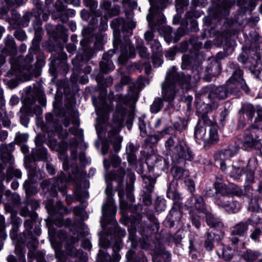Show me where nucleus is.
Masks as SVG:
<instances>
[{
	"mask_svg": "<svg viewBox=\"0 0 262 262\" xmlns=\"http://www.w3.org/2000/svg\"><path fill=\"white\" fill-rule=\"evenodd\" d=\"M109 149V145L108 143L103 142L102 145L101 152L103 155H105Z\"/></svg>",
	"mask_w": 262,
	"mask_h": 262,
	"instance_id": "a18cd8bd",
	"label": "nucleus"
},
{
	"mask_svg": "<svg viewBox=\"0 0 262 262\" xmlns=\"http://www.w3.org/2000/svg\"><path fill=\"white\" fill-rule=\"evenodd\" d=\"M137 48L138 50L139 54L141 57L147 58L149 56L147 49L144 47L142 43L138 45Z\"/></svg>",
	"mask_w": 262,
	"mask_h": 262,
	"instance_id": "bb28decb",
	"label": "nucleus"
},
{
	"mask_svg": "<svg viewBox=\"0 0 262 262\" xmlns=\"http://www.w3.org/2000/svg\"><path fill=\"white\" fill-rule=\"evenodd\" d=\"M74 212L76 215H80L84 211L80 207H77L74 208Z\"/></svg>",
	"mask_w": 262,
	"mask_h": 262,
	"instance_id": "13d9d810",
	"label": "nucleus"
},
{
	"mask_svg": "<svg viewBox=\"0 0 262 262\" xmlns=\"http://www.w3.org/2000/svg\"><path fill=\"white\" fill-rule=\"evenodd\" d=\"M162 63V61L159 57L154 58L153 59V64L155 67H159Z\"/></svg>",
	"mask_w": 262,
	"mask_h": 262,
	"instance_id": "3c124183",
	"label": "nucleus"
},
{
	"mask_svg": "<svg viewBox=\"0 0 262 262\" xmlns=\"http://www.w3.org/2000/svg\"><path fill=\"white\" fill-rule=\"evenodd\" d=\"M188 204L191 208L203 212L204 210V202L203 198L200 195H193L188 202Z\"/></svg>",
	"mask_w": 262,
	"mask_h": 262,
	"instance_id": "9d476101",
	"label": "nucleus"
},
{
	"mask_svg": "<svg viewBox=\"0 0 262 262\" xmlns=\"http://www.w3.org/2000/svg\"><path fill=\"white\" fill-rule=\"evenodd\" d=\"M260 219L258 213L256 212H254L249 219V223L252 225L257 224L260 222Z\"/></svg>",
	"mask_w": 262,
	"mask_h": 262,
	"instance_id": "7c9ffc66",
	"label": "nucleus"
},
{
	"mask_svg": "<svg viewBox=\"0 0 262 262\" xmlns=\"http://www.w3.org/2000/svg\"><path fill=\"white\" fill-rule=\"evenodd\" d=\"M212 238L213 237L211 233H208L207 235V239H206L205 242V247L208 251L212 250L213 248V245L212 242Z\"/></svg>",
	"mask_w": 262,
	"mask_h": 262,
	"instance_id": "cd10ccee",
	"label": "nucleus"
},
{
	"mask_svg": "<svg viewBox=\"0 0 262 262\" xmlns=\"http://www.w3.org/2000/svg\"><path fill=\"white\" fill-rule=\"evenodd\" d=\"M116 99L118 101L117 114L113 117V129L109 132V141L113 144L114 150L118 151L121 148V143L122 141V138L118 135V133L122 126L124 115L126 113V110L121 108V105L122 104H127L130 101H133V97L129 95L123 96L122 95H117Z\"/></svg>",
	"mask_w": 262,
	"mask_h": 262,
	"instance_id": "f257e3e1",
	"label": "nucleus"
},
{
	"mask_svg": "<svg viewBox=\"0 0 262 262\" xmlns=\"http://www.w3.org/2000/svg\"><path fill=\"white\" fill-rule=\"evenodd\" d=\"M226 2L224 3L223 4V8L222 9V12H221V14H223V15H227L228 14V9L226 6Z\"/></svg>",
	"mask_w": 262,
	"mask_h": 262,
	"instance_id": "4d7b16f0",
	"label": "nucleus"
},
{
	"mask_svg": "<svg viewBox=\"0 0 262 262\" xmlns=\"http://www.w3.org/2000/svg\"><path fill=\"white\" fill-rule=\"evenodd\" d=\"M246 179L248 181L251 183L254 179V173L252 171L249 172L247 173Z\"/></svg>",
	"mask_w": 262,
	"mask_h": 262,
	"instance_id": "de8ad7c7",
	"label": "nucleus"
},
{
	"mask_svg": "<svg viewBox=\"0 0 262 262\" xmlns=\"http://www.w3.org/2000/svg\"><path fill=\"white\" fill-rule=\"evenodd\" d=\"M190 81L189 76L179 75L175 67L171 68L167 72L165 80L162 83V95L164 100L171 102L177 93L176 83L183 86L184 84H189Z\"/></svg>",
	"mask_w": 262,
	"mask_h": 262,
	"instance_id": "f03ea898",
	"label": "nucleus"
},
{
	"mask_svg": "<svg viewBox=\"0 0 262 262\" xmlns=\"http://www.w3.org/2000/svg\"><path fill=\"white\" fill-rule=\"evenodd\" d=\"M248 230V225L245 223L237 224L232 229L231 233L232 235L244 236Z\"/></svg>",
	"mask_w": 262,
	"mask_h": 262,
	"instance_id": "4468645a",
	"label": "nucleus"
},
{
	"mask_svg": "<svg viewBox=\"0 0 262 262\" xmlns=\"http://www.w3.org/2000/svg\"><path fill=\"white\" fill-rule=\"evenodd\" d=\"M111 3L108 1L104 2L101 5V7L102 9L107 10H108L110 7H111Z\"/></svg>",
	"mask_w": 262,
	"mask_h": 262,
	"instance_id": "8fccbe9b",
	"label": "nucleus"
},
{
	"mask_svg": "<svg viewBox=\"0 0 262 262\" xmlns=\"http://www.w3.org/2000/svg\"><path fill=\"white\" fill-rule=\"evenodd\" d=\"M105 194L107 196L106 201L102 208V217L104 222L107 216L112 218L116 214V207L114 204V200L113 198V186L108 183L106 187Z\"/></svg>",
	"mask_w": 262,
	"mask_h": 262,
	"instance_id": "7ed1b4c3",
	"label": "nucleus"
},
{
	"mask_svg": "<svg viewBox=\"0 0 262 262\" xmlns=\"http://www.w3.org/2000/svg\"><path fill=\"white\" fill-rule=\"evenodd\" d=\"M151 48L155 54H158L161 51V45L159 41L154 39L150 43Z\"/></svg>",
	"mask_w": 262,
	"mask_h": 262,
	"instance_id": "c85d7f7f",
	"label": "nucleus"
},
{
	"mask_svg": "<svg viewBox=\"0 0 262 262\" xmlns=\"http://www.w3.org/2000/svg\"><path fill=\"white\" fill-rule=\"evenodd\" d=\"M144 38L148 42L152 41L154 38V33L152 31H146L144 34Z\"/></svg>",
	"mask_w": 262,
	"mask_h": 262,
	"instance_id": "ea45409f",
	"label": "nucleus"
},
{
	"mask_svg": "<svg viewBox=\"0 0 262 262\" xmlns=\"http://www.w3.org/2000/svg\"><path fill=\"white\" fill-rule=\"evenodd\" d=\"M58 183V181H57ZM56 181L53 179L46 180L43 181L41 184V187L44 190H51L53 191V196H56L57 192L56 191Z\"/></svg>",
	"mask_w": 262,
	"mask_h": 262,
	"instance_id": "ddd939ff",
	"label": "nucleus"
},
{
	"mask_svg": "<svg viewBox=\"0 0 262 262\" xmlns=\"http://www.w3.org/2000/svg\"><path fill=\"white\" fill-rule=\"evenodd\" d=\"M247 59V57L243 54H240L239 56L238 57V61L242 63H245Z\"/></svg>",
	"mask_w": 262,
	"mask_h": 262,
	"instance_id": "680f3d73",
	"label": "nucleus"
},
{
	"mask_svg": "<svg viewBox=\"0 0 262 262\" xmlns=\"http://www.w3.org/2000/svg\"><path fill=\"white\" fill-rule=\"evenodd\" d=\"M239 151V148L236 145H230L228 148L225 149L220 152L216 156V158L219 162L224 161L229 159L231 157L235 156Z\"/></svg>",
	"mask_w": 262,
	"mask_h": 262,
	"instance_id": "6e6552de",
	"label": "nucleus"
},
{
	"mask_svg": "<svg viewBox=\"0 0 262 262\" xmlns=\"http://www.w3.org/2000/svg\"><path fill=\"white\" fill-rule=\"evenodd\" d=\"M185 184L190 191L192 192L194 191L195 187L194 183L193 181L190 179L186 180H185Z\"/></svg>",
	"mask_w": 262,
	"mask_h": 262,
	"instance_id": "c9c22d12",
	"label": "nucleus"
},
{
	"mask_svg": "<svg viewBox=\"0 0 262 262\" xmlns=\"http://www.w3.org/2000/svg\"><path fill=\"white\" fill-rule=\"evenodd\" d=\"M219 164L222 170L225 171L227 175L235 179L239 178L243 171V168L233 165L226 167L224 161H220Z\"/></svg>",
	"mask_w": 262,
	"mask_h": 262,
	"instance_id": "1a4fd4ad",
	"label": "nucleus"
},
{
	"mask_svg": "<svg viewBox=\"0 0 262 262\" xmlns=\"http://www.w3.org/2000/svg\"><path fill=\"white\" fill-rule=\"evenodd\" d=\"M121 55L119 59L123 58H133L135 56V52L134 48L131 46L129 40L126 41V46L122 47L121 49Z\"/></svg>",
	"mask_w": 262,
	"mask_h": 262,
	"instance_id": "9b49d317",
	"label": "nucleus"
},
{
	"mask_svg": "<svg viewBox=\"0 0 262 262\" xmlns=\"http://www.w3.org/2000/svg\"><path fill=\"white\" fill-rule=\"evenodd\" d=\"M68 164L69 162L68 159L67 158L64 159L62 162V166L64 170H68L69 169Z\"/></svg>",
	"mask_w": 262,
	"mask_h": 262,
	"instance_id": "338daca9",
	"label": "nucleus"
},
{
	"mask_svg": "<svg viewBox=\"0 0 262 262\" xmlns=\"http://www.w3.org/2000/svg\"><path fill=\"white\" fill-rule=\"evenodd\" d=\"M192 224L196 228H199L200 226V222L198 217H193L192 219Z\"/></svg>",
	"mask_w": 262,
	"mask_h": 262,
	"instance_id": "603ef678",
	"label": "nucleus"
},
{
	"mask_svg": "<svg viewBox=\"0 0 262 262\" xmlns=\"http://www.w3.org/2000/svg\"><path fill=\"white\" fill-rule=\"evenodd\" d=\"M97 115L100 117H104L110 111V106L105 104H102L101 106L96 104L94 102Z\"/></svg>",
	"mask_w": 262,
	"mask_h": 262,
	"instance_id": "a211bd4d",
	"label": "nucleus"
},
{
	"mask_svg": "<svg viewBox=\"0 0 262 262\" xmlns=\"http://www.w3.org/2000/svg\"><path fill=\"white\" fill-rule=\"evenodd\" d=\"M174 144V141L172 138H169L165 143V146L170 148Z\"/></svg>",
	"mask_w": 262,
	"mask_h": 262,
	"instance_id": "e2e57ef3",
	"label": "nucleus"
},
{
	"mask_svg": "<svg viewBox=\"0 0 262 262\" xmlns=\"http://www.w3.org/2000/svg\"><path fill=\"white\" fill-rule=\"evenodd\" d=\"M101 70L105 73L109 72L114 69V65L112 61H102L100 63Z\"/></svg>",
	"mask_w": 262,
	"mask_h": 262,
	"instance_id": "4be33fe9",
	"label": "nucleus"
},
{
	"mask_svg": "<svg viewBox=\"0 0 262 262\" xmlns=\"http://www.w3.org/2000/svg\"><path fill=\"white\" fill-rule=\"evenodd\" d=\"M243 73L240 70H237L235 71L232 76L230 78L227 82V85L229 88H232V85H230L232 83L242 82L243 79L242 77Z\"/></svg>",
	"mask_w": 262,
	"mask_h": 262,
	"instance_id": "2eb2a0df",
	"label": "nucleus"
},
{
	"mask_svg": "<svg viewBox=\"0 0 262 262\" xmlns=\"http://www.w3.org/2000/svg\"><path fill=\"white\" fill-rule=\"evenodd\" d=\"M111 163L114 167H117L120 163V159L117 155H113L111 158Z\"/></svg>",
	"mask_w": 262,
	"mask_h": 262,
	"instance_id": "f704fd0d",
	"label": "nucleus"
},
{
	"mask_svg": "<svg viewBox=\"0 0 262 262\" xmlns=\"http://www.w3.org/2000/svg\"><path fill=\"white\" fill-rule=\"evenodd\" d=\"M259 205L256 199H252L250 203L249 209L252 211H256L258 210Z\"/></svg>",
	"mask_w": 262,
	"mask_h": 262,
	"instance_id": "72a5a7b5",
	"label": "nucleus"
},
{
	"mask_svg": "<svg viewBox=\"0 0 262 262\" xmlns=\"http://www.w3.org/2000/svg\"><path fill=\"white\" fill-rule=\"evenodd\" d=\"M136 150V148L133 144L129 143L127 145L126 147V152L127 155L135 153Z\"/></svg>",
	"mask_w": 262,
	"mask_h": 262,
	"instance_id": "58836bf2",
	"label": "nucleus"
},
{
	"mask_svg": "<svg viewBox=\"0 0 262 262\" xmlns=\"http://www.w3.org/2000/svg\"><path fill=\"white\" fill-rule=\"evenodd\" d=\"M5 220L3 216L0 215V230L2 231L4 227Z\"/></svg>",
	"mask_w": 262,
	"mask_h": 262,
	"instance_id": "69168bd1",
	"label": "nucleus"
},
{
	"mask_svg": "<svg viewBox=\"0 0 262 262\" xmlns=\"http://www.w3.org/2000/svg\"><path fill=\"white\" fill-rule=\"evenodd\" d=\"M125 174V171L121 167L118 172L117 176L114 175L113 173H106L105 174V178L106 181L110 180H114L117 181L118 186L117 187V190L118 192V195L120 199V208L122 209H125L127 208V204L123 200V178Z\"/></svg>",
	"mask_w": 262,
	"mask_h": 262,
	"instance_id": "20e7f679",
	"label": "nucleus"
},
{
	"mask_svg": "<svg viewBox=\"0 0 262 262\" xmlns=\"http://www.w3.org/2000/svg\"><path fill=\"white\" fill-rule=\"evenodd\" d=\"M262 233V231H261L259 229H256L250 235L251 238L254 240L256 241Z\"/></svg>",
	"mask_w": 262,
	"mask_h": 262,
	"instance_id": "4c0bfd02",
	"label": "nucleus"
},
{
	"mask_svg": "<svg viewBox=\"0 0 262 262\" xmlns=\"http://www.w3.org/2000/svg\"><path fill=\"white\" fill-rule=\"evenodd\" d=\"M217 204L224 208L227 211L236 212L241 208L240 204L237 202L234 201L233 197L230 195H221Z\"/></svg>",
	"mask_w": 262,
	"mask_h": 262,
	"instance_id": "423d86ee",
	"label": "nucleus"
},
{
	"mask_svg": "<svg viewBox=\"0 0 262 262\" xmlns=\"http://www.w3.org/2000/svg\"><path fill=\"white\" fill-rule=\"evenodd\" d=\"M223 258L226 260H230L233 256V251L229 247H225L223 249Z\"/></svg>",
	"mask_w": 262,
	"mask_h": 262,
	"instance_id": "a878e982",
	"label": "nucleus"
},
{
	"mask_svg": "<svg viewBox=\"0 0 262 262\" xmlns=\"http://www.w3.org/2000/svg\"><path fill=\"white\" fill-rule=\"evenodd\" d=\"M28 135L27 134H18L16 136V141L18 142H25L27 140Z\"/></svg>",
	"mask_w": 262,
	"mask_h": 262,
	"instance_id": "a19ab883",
	"label": "nucleus"
},
{
	"mask_svg": "<svg viewBox=\"0 0 262 262\" xmlns=\"http://www.w3.org/2000/svg\"><path fill=\"white\" fill-rule=\"evenodd\" d=\"M20 121L21 124L27 127L28 123V119L26 116L20 117Z\"/></svg>",
	"mask_w": 262,
	"mask_h": 262,
	"instance_id": "6e6d98bb",
	"label": "nucleus"
},
{
	"mask_svg": "<svg viewBox=\"0 0 262 262\" xmlns=\"http://www.w3.org/2000/svg\"><path fill=\"white\" fill-rule=\"evenodd\" d=\"M177 148L181 149L180 151L178 153L180 157L188 161H191L192 160V154L187 148L183 147L182 145H180L179 147L177 146Z\"/></svg>",
	"mask_w": 262,
	"mask_h": 262,
	"instance_id": "412c9836",
	"label": "nucleus"
},
{
	"mask_svg": "<svg viewBox=\"0 0 262 262\" xmlns=\"http://www.w3.org/2000/svg\"><path fill=\"white\" fill-rule=\"evenodd\" d=\"M175 53V50L174 49H170L166 52L165 56L169 59L172 60Z\"/></svg>",
	"mask_w": 262,
	"mask_h": 262,
	"instance_id": "79ce46f5",
	"label": "nucleus"
},
{
	"mask_svg": "<svg viewBox=\"0 0 262 262\" xmlns=\"http://www.w3.org/2000/svg\"><path fill=\"white\" fill-rule=\"evenodd\" d=\"M70 131L74 135L76 136L79 140H82V130L78 128L77 127L71 128Z\"/></svg>",
	"mask_w": 262,
	"mask_h": 262,
	"instance_id": "2f4dec72",
	"label": "nucleus"
},
{
	"mask_svg": "<svg viewBox=\"0 0 262 262\" xmlns=\"http://www.w3.org/2000/svg\"><path fill=\"white\" fill-rule=\"evenodd\" d=\"M207 130L209 132V137L206 138L208 142L214 143L219 140L217 127L215 125H208Z\"/></svg>",
	"mask_w": 262,
	"mask_h": 262,
	"instance_id": "f8f14e48",
	"label": "nucleus"
},
{
	"mask_svg": "<svg viewBox=\"0 0 262 262\" xmlns=\"http://www.w3.org/2000/svg\"><path fill=\"white\" fill-rule=\"evenodd\" d=\"M163 106L162 100L159 98H156L150 106V111L152 113L159 112Z\"/></svg>",
	"mask_w": 262,
	"mask_h": 262,
	"instance_id": "aec40b11",
	"label": "nucleus"
},
{
	"mask_svg": "<svg viewBox=\"0 0 262 262\" xmlns=\"http://www.w3.org/2000/svg\"><path fill=\"white\" fill-rule=\"evenodd\" d=\"M207 129V126L197 125L195 128L194 136L198 139H203L206 140L205 134Z\"/></svg>",
	"mask_w": 262,
	"mask_h": 262,
	"instance_id": "f3484780",
	"label": "nucleus"
},
{
	"mask_svg": "<svg viewBox=\"0 0 262 262\" xmlns=\"http://www.w3.org/2000/svg\"><path fill=\"white\" fill-rule=\"evenodd\" d=\"M113 53L112 51H110L107 53L104 54L103 56V61H108L112 57Z\"/></svg>",
	"mask_w": 262,
	"mask_h": 262,
	"instance_id": "09e8293b",
	"label": "nucleus"
},
{
	"mask_svg": "<svg viewBox=\"0 0 262 262\" xmlns=\"http://www.w3.org/2000/svg\"><path fill=\"white\" fill-rule=\"evenodd\" d=\"M103 166L106 170H107L110 168V163L108 160L104 159L103 160Z\"/></svg>",
	"mask_w": 262,
	"mask_h": 262,
	"instance_id": "0e129e2a",
	"label": "nucleus"
},
{
	"mask_svg": "<svg viewBox=\"0 0 262 262\" xmlns=\"http://www.w3.org/2000/svg\"><path fill=\"white\" fill-rule=\"evenodd\" d=\"M216 97L219 99H224L227 97V92L224 86L217 88L215 90Z\"/></svg>",
	"mask_w": 262,
	"mask_h": 262,
	"instance_id": "393cba45",
	"label": "nucleus"
},
{
	"mask_svg": "<svg viewBox=\"0 0 262 262\" xmlns=\"http://www.w3.org/2000/svg\"><path fill=\"white\" fill-rule=\"evenodd\" d=\"M76 50V47L74 44H69L67 46V51L70 53H73Z\"/></svg>",
	"mask_w": 262,
	"mask_h": 262,
	"instance_id": "864d4df0",
	"label": "nucleus"
},
{
	"mask_svg": "<svg viewBox=\"0 0 262 262\" xmlns=\"http://www.w3.org/2000/svg\"><path fill=\"white\" fill-rule=\"evenodd\" d=\"M259 256L260 253L258 252L247 250L244 255V258L248 262H253Z\"/></svg>",
	"mask_w": 262,
	"mask_h": 262,
	"instance_id": "6ab92c4d",
	"label": "nucleus"
},
{
	"mask_svg": "<svg viewBox=\"0 0 262 262\" xmlns=\"http://www.w3.org/2000/svg\"><path fill=\"white\" fill-rule=\"evenodd\" d=\"M14 35L16 38L20 40H24L26 38L25 34L23 31H17Z\"/></svg>",
	"mask_w": 262,
	"mask_h": 262,
	"instance_id": "37998d69",
	"label": "nucleus"
},
{
	"mask_svg": "<svg viewBox=\"0 0 262 262\" xmlns=\"http://www.w3.org/2000/svg\"><path fill=\"white\" fill-rule=\"evenodd\" d=\"M6 46L10 47L13 50L16 51V47L14 43V40L12 36L8 35L5 39Z\"/></svg>",
	"mask_w": 262,
	"mask_h": 262,
	"instance_id": "c756f323",
	"label": "nucleus"
},
{
	"mask_svg": "<svg viewBox=\"0 0 262 262\" xmlns=\"http://www.w3.org/2000/svg\"><path fill=\"white\" fill-rule=\"evenodd\" d=\"M127 161L128 163L134 165L136 162V157L135 153L127 155Z\"/></svg>",
	"mask_w": 262,
	"mask_h": 262,
	"instance_id": "c03bdc74",
	"label": "nucleus"
},
{
	"mask_svg": "<svg viewBox=\"0 0 262 262\" xmlns=\"http://www.w3.org/2000/svg\"><path fill=\"white\" fill-rule=\"evenodd\" d=\"M8 172L17 178H20L21 177V172L18 169L11 168L9 169Z\"/></svg>",
	"mask_w": 262,
	"mask_h": 262,
	"instance_id": "e433bc0d",
	"label": "nucleus"
},
{
	"mask_svg": "<svg viewBox=\"0 0 262 262\" xmlns=\"http://www.w3.org/2000/svg\"><path fill=\"white\" fill-rule=\"evenodd\" d=\"M128 26L130 28V30L128 31V35H130L132 34V29L135 28L136 24L135 23L130 21L128 23Z\"/></svg>",
	"mask_w": 262,
	"mask_h": 262,
	"instance_id": "5fc2aeb1",
	"label": "nucleus"
},
{
	"mask_svg": "<svg viewBox=\"0 0 262 262\" xmlns=\"http://www.w3.org/2000/svg\"><path fill=\"white\" fill-rule=\"evenodd\" d=\"M130 81V78L128 76H123L121 80V84H118V85L116 86V89L117 91H120L122 89V85H126L128 83L129 81Z\"/></svg>",
	"mask_w": 262,
	"mask_h": 262,
	"instance_id": "473e14b6",
	"label": "nucleus"
},
{
	"mask_svg": "<svg viewBox=\"0 0 262 262\" xmlns=\"http://www.w3.org/2000/svg\"><path fill=\"white\" fill-rule=\"evenodd\" d=\"M8 137V133L6 131H2L0 132V140L4 141Z\"/></svg>",
	"mask_w": 262,
	"mask_h": 262,
	"instance_id": "bf43d9fd",
	"label": "nucleus"
},
{
	"mask_svg": "<svg viewBox=\"0 0 262 262\" xmlns=\"http://www.w3.org/2000/svg\"><path fill=\"white\" fill-rule=\"evenodd\" d=\"M82 246L84 249L90 250L92 247V245L89 240H85L82 242Z\"/></svg>",
	"mask_w": 262,
	"mask_h": 262,
	"instance_id": "49530a36",
	"label": "nucleus"
},
{
	"mask_svg": "<svg viewBox=\"0 0 262 262\" xmlns=\"http://www.w3.org/2000/svg\"><path fill=\"white\" fill-rule=\"evenodd\" d=\"M18 102V98L16 96H12L10 101V103L11 105H14L17 104Z\"/></svg>",
	"mask_w": 262,
	"mask_h": 262,
	"instance_id": "052dcab7",
	"label": "nucleus"
},
{
	"mask_svg": "<svg viewBox=\"0 0 262 262\" xmlns=\"http://www.w3.org/2000/svg\"><path fill=\"white\" fill-rule=\"evenodd\" d=\"M258 118L256 119V120H262V108H259L257 111Z\"/></svg>",
	"mask_w": 262,
	"mask_h": 262,
	"instance_id": "774afa93",
	"label": "nucleus"
},
{
	"mask_svg": "<svg viewBox=\"0 0 262 262\" xmlns=\"http://www.w3.org/2000/svg\"><path fill=\"white\" fill-rule=\"evenodd\" d=\"M257 127L255 125H251L247 129L244 138L243 146L245 149L248 148L254 147L259 149L262 147V144L255 134L254 131H251V129H254Z\"/></svg>",
	"mask_w": 262,
	"mask_h": 262,
	"instance_id": "39448f33",
	"label": "nucleus"
},
{
	"mask_svg": "<svg viewBox=\"0 0 262 262\" xmlns=\"http://www.w3.org/2000/svg\"><path fill=\"white\" fill-rule=\"evenodd\" d=\"M171 172L173 177L176 179L185 178L188 176L189 174L188 171L178 167H173L171 169Z\"/></svg>",
	"mask_w": 262,
	"mask_h": 262,
	"instance_id": "dca6fc26",
	"label": "nucleus"
},
{
	"mask_svg": "<svg viewBox=\"0 0 262 262\" xmlns=\"http://www.w3.org/2000/svg\"><path fill=\"white\" fill-rule=\"evenodd\" d=\"M206 222L208 226L211 227H215L219 226L220 222L209 212H206Z\"/></svg>",
	"mask_w": 262,
	"mask_h": 262,
	"instance_id": "5701e85b",
	"label": "nucleus"
},
{
	"mask_svg": "<svg viewBox=\"0 0 262 262\" xmlns=\"http://www.w3.org/2000/svg\"><path fill=\"white\" fill-rule=\"evenodd\" d=\"M243 113L249 117L250 119H252L254 114V109L250 104L244 105L243 106Z\"/></svg>",
	"mask_w": 262,
	"mask_h": 262,
	"instance_id": "b1692460",
	"label": "nucleus"
},
{
	"mask_svg": "<svg viewBox=\"0 0 262 262\" xmlns=\"http://www.w3.org/2000/svg\"><path fill=\"white\" fill-rule=\"evenodd\" d=\"M150 8L149 14L147 15V20L151 27H154L152 24L156 20L158 24H163L165 21V18L161 10L154 7V4L150 1Z\"/></svg>",
	"mask_w": 262,
	"mask_h": 262,
	"instance_id": "0eeeda50",
	"label": "nucleus"
}]
</instances>
